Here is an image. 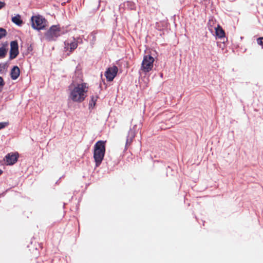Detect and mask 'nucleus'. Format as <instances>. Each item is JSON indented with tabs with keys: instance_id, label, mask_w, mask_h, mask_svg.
<instances>
[{
	"instance_id": "6",
	"label": "nucleus",
	"mask_w": 263,
	"mask_h": 263,
	"mask_svg": "<svg viewBox=\"0 0 263 263\" xmlns=\"http://www.w3.org/2000/svg\"><path fill=\"white\" fill-rule=\"evenodd\" d=\"M118 71V68L116 66H113L112 67L108 68L104 73L107 81L108 82L113 81L117 76Z\"/></svg>"
},
{
	"instance_id": "11",
	"label": "nucleus",
	"mask_w": 263,
	"mask_h": 263,
	"mask_svg": "<svg viewBox=\"0 0 263 263\" xmlns=\"http://www.w3.org/2000/svg\"><path fill=\"white\" fill-rule=\"evenodd\" d=\"M20 74V70L17 66H14L11 70V78L12 80H16Z\"/></svg>"
},
{
	"instance_id": "1",
	"label": "nucleus",
	"mask_w": 263,
	"mask_h": 263,
	"mask_svg": "<svg viewBox=\"0 0 263 263\" xmlns=\"http://www.w3.org/2000/svg\"><path fill=\"white\" fill-rule=\"evenodd\" d=\"M88 89L89 86L86 83L83 82L76 85L71 84L69 86V97L73 102H82L87 97Z\"/></svg>"
},
{
	"instance_id": "16",
	"label": "nucleus",
	"mask_w": 263,
	"mask_h": 263,
	"mask_svg": "<svg viewBox=\"0 0 263 263\" xmlns=\"http://www.w3.org/2000/svg\"><path fill=\"white\" fill-rule=\"evenodd\" d=\"M6 68V64L5 63L0 64V73H3Z\"/></svg>"
},
{
	"instance_id": "12",
	"label": "nucleus",
	"mask_w": 263,
	"mask_h": 263,
	"mask_svg": "<svg viewBox=\"0 0 263 263\" xmlns=\"http://www.w3.org/2000/svg\"><path fill=\"white\" fill-rule=\"evenodd\" d=\"M215 33L219 38H222L225 36L224 30L219 25H218L217 27L215 28Z\"/></svg>"
},
{
	"instance_id": "22",
	"label": "nucleus",
	"mask_w": 263,
	"mask_h": 263,
	"mask_svg": "<svg viewBox=\"0 0 263 263\" xmlns=\"http://www.w3.org/2000/svg\"><path fill=\"white\" fill-rule=\"evenodd\" d=\"M126 143H128V139H127V141H126Z\"/></svg>"
},
{
	"instance_id": "20",
	"label": "nucleus",
	"mask_w": 263,
	"mask_h": 263,
	"mask_svg": "<svg viewBox=\"0 0 263 263\" xmlns=\"http://www.w3.org/2000/svg\"><path fill=\"white\" fill-rule=\"evenodd\" d=\"M5 6V3L2 2H0V9Z\"/></svg>"
},
{
	"instance_id": "7",
	"label": "nucleus",
	"mask_w": 263,
	"mask_h": 263,
	"mask_svg": "<svg viewBox=\"0 0 263 263\" xmlns=\"http://www.w3.org/2000/svg\"><path fill=\"white\" fill-rule=\"evenodd\" d=\"M78 47V42L74 38L69 39L64 42V49L66 51L72 53Z\"/></svg>"
},
{
	"instance_id": "13",
	"label": "nucleus",
	"mask_w": 263,
	"mask_h": 263,
	"mask_svg": "<svg viewBox=\"0 0 263 263\" xmlns=\"http://www.w3.org/2000/svg\"><path fill=\"white\" fill-rule=\"evenodd\" d=\"M12 21L13 23L18 26H21L23 24V21L21 20V16L18 14L13 17L12 18Z\"/></svg>"
},
{
	"instance_id": "18",
	"label": "nucleus",
	"mask_w": 263,
	"mask_h": 263,
	"mask_svg": "<svg viewBox=\"0 0 263 263\" xmlns=\"http://www.w3.org/2000/svg\"><path fill=\"white\" fill-rule=\"evenodd\" d=\"M8 125V122H1L0 123V129L5 128Z\"/></svg>"
},
{
	"instance_id": "4",
	"label": "nucleus",
	"mask_w": 263,
	"mask_h": 263,
	"mask_svg": "<svg viewBox=\"0 0 263 263\" xmlns=\"http://www.w3.org/2000/svg\"><path fill=\"white\" fill-rule=\"evenodd\" d=\"M62 33L59 25H53L45 33V36L49 41H55Z\"/></svg>"
},
{
	"instance_id": "21",
	"label": "nucleus",
	"mask_w": 263,
	"mask_h": 263,
	"mask_svg": "<svg viewBox=\"0 0 263 263\" xmlns=\"http://www.w3.org/2000/svg\"><path fill=\"white\" fill-rule=\"evenodd\" d=\"M3 173V171L0 169V175H2Z\"/></svg>"
},
{
	"instance_id": "19",
	"label": "nucleus",
	"mask_w": 263,
	"mask_h": 263,
	"mask_svg": "<svg viewBox=\"0 0 263 263\" xmlns=\"http://www.w3.org/2000/svg\"><path fill=\"white\" fill-rule=\"evenodd\" d=\"M5 85L4 80L2 77H0V87H3Z\"/></svg>"
},
{
	"instance_id": "3",
	"label": "nucleus",
	"mask_w": 263,
	"mask_h": 263,
	"mask_svg": "<svg viewBox=\"0 0 263 263\" xmlns=\"http://www.w3.org/2000/svg\"><path fill=\"white\" fill-rule=\"evenodd\" d=\"M32 27L36 30L44 29L47 26V21L41 15H35L31 17Z\"/></svg>"
},
{
	"instance_id": "17",
	"label": "nucleus",
	"mask_w": 263,
	"mask_h": 263,
	"mask_svg": "<svg viewBox=\"0 0 263 263\" xmlns=\"http://www.w3.org/2000/svg\"><path fill=\"white\" fill-rule=\"evenodd\" d=\"M256 42L258 45H260L262 47V48H263V37H259L257 38Z\"/></svg>"
},
{
	"instance_id": "15",
	"label": "nucleus",
	"mask_w": 263,
	"mask_h": 263,
	"mask_svg": "<svg viewBox=\"0 0 263 263\" xmlns=\"http://www.w3.org/2000/svg\"><path fill=\"white\" fill-rule=\"evenodd\" d=\"M7 35L6 30L2 28H0V39L5 37Z\"/></svg>"
},
{
	"instance_id": "8",
	"label": "nucleus",
	"mask_w": 263,
	"mask_h": 263,
	"mask_svg": "<svg viewBox=\"0 0 263 263\" xmlns=\"http://www.w3.org/2000/svg\"><path fill=\"white\" fill-rule=\"evenodd\" d=\"M18 45L16 41H13L10 43V51L9 59L12 60L15 59L18 54Z\"/></svg>"
},
{
	"instance_id": "9",
	"label": "nucleus",
	"mask_w": 263,
	"mask_h": 263,
	"mask_svg": "<svg viewBox=\"0 0 263 263\" xmlns=\"http://www.w3.org/2000/svg\"><path fill=\"white\" fill-rule=\"evenodd\" d=\"M17 154L10 153L5 156L4 160L7 165H13L17 161Z\"/></svg>"
},
{
	"instance_id": "5",
	"label": "nucleus",
	"mask_w": 263,
	"mask_h": 263,
	"mask_svg": "<svg viewBox=\"0 0 263 263\" xmlns=\"http://www.w3.org/2000/svg\"><path fill=\"white\" fill-rule=\"evenodd\" d=\"M154 58L151 55H146L144 56L142 62L141 70L144 72H148L153 67Z\"/></svg>"
},
{
	"instance_id": "14",
	"label": "nucleus",
	"mask_w": 263,
	"mask_h": 263,
	"mask_svg": "<svg viewBox=\"0 0 263 263\" xmlns=\"http://www.w3.org/2000/svg\"><path fill=\"white\" fill-rule=\"evenodd\" d=\"M98 99V97L97 96H91V100L89 101V107H93L96 105V101Z\"/></svg>"
},
{
	"instance_id": "2",
	"label": "nucleus",
	"mask_w": 263,
	"mask_h": 263,
	"mask_svg": "<svg viewBox=\"0 0 263 263\" xmlns=\"http://www.w3.org/2000/svg\"><path fill=\"white\" fill-rule=\"evenodd\" d=\"M105 153V141H99L94 145L93 158L96 166L98 167L102 163Z\"/></svg>"
},
{
	"instance_id": "10",
	"label": "nucleus",
	"mask_w": 263,
	"mask_h": 263,
	"mask_svg": "<svg viewBox=\"0 0 263 263\" xmlns=\"http://www.w3.org/2000/svg\"><path fill=\"white\" fill-rule=\"evenodd\" d=\"M8 44L7 42L3 43L0 47V59L4 58L6 57L7 53V47Z\"/></svg>"
}]
</instances>
